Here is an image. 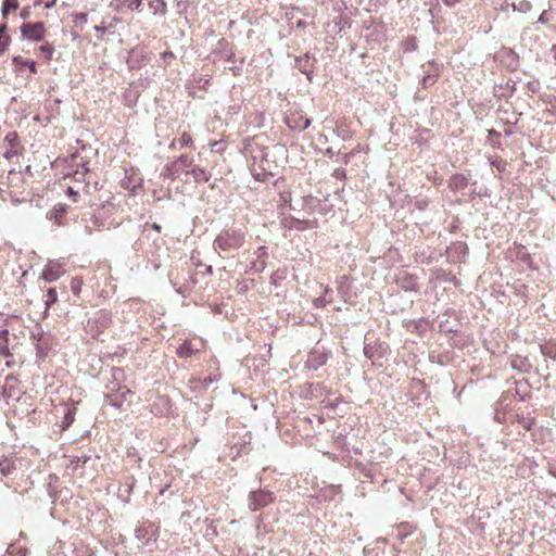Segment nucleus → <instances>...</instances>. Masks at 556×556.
<instances>
[{
  "label": "nucleus",
  "mask_w": 556,
  "mask_h": 556,
  "mask_svg": "<svg viewBox=\"0 0 556 556\" xmlns=\"http://www.w3.org/2000/svg\"><path fill=\"white\" fill-rule=\"evenodd\" d=\"M245 235L239 229H225L214 240L215 249L225 253L239 250L244 243Z\"/></svg>",
  "instance_id": "nucleus-1"
},
{
  "label": "nucleus",
  "mask_w": 556,
  "mask_h": 556,
  "mask_svg": "<svg viewBox=\"0 0 556 556\" xmlns=\"http://www.w3.org/2000/svg\"><path fill=\"white\" fill-rule=\"evenodd\" d=\"M192 164V157L182 154L173 162L166 164L162 169L161 176L165 179L175 180L182 174L189 175Z\"/></svg>",
  "instance_id": "nucleus-2"
},
{
  "label": "nucleus",
  "mask_w": 556,
  "mask_h": 556,
  "mask_svg": "<svg viewBox=\"0 0 556 556\" xmlns=\"http://www.w3.org/2000/svg\"><path fill=\"white\" fill-rule=\"evenodd\" d=\"M23 38L31 41H41L46 35L45 24L42 22L25 23L21 26Z\"/></svg>",
  "instance_id": "nucleus-3"
},
{
  "label": "nucleus",
  "mask_w": 556,
  "mask_h": 556,
  "mask_svg": "<svg viewBox=\"0 0 556 556\" xmlns=\"http://www.w3.org/2000/svg\"><path fill=\"white\" fill-rule=\"evenodd\" d=\"M4 143L7 144L5 152L3 153V156L12 161L14 157H18L22 155L23 148L21 146L18 135L16 131H11L7 134L4 137Z\"/></svg>",
  "instance_id": "nucleus-4"
},
{
  "label": "nucleus",
  "mask_w": 556,
  "mask_h": 556,
  "mask_svg": "<svg viewBox=\"0 0 556 556\" xmlns=\"http://www.w3.org/2000/svg\"><path fill=\"white\" fill-rule=\"evenodd\" d=\"M275 500L274 494L268 491H256L252 492L250 495V507L253 510H257L260 508L266 507Z\"/></svg>",
  "instance_id": "nucleus-5"
},
{
  "label": "nucleus",
  "mask_w": 556,
  "mask_h": 556,
  "mask_svg": "<svg viewBox=\"0 0 556 556\" xmlns=\"http://www.w3.org/2000/svg\"><path fill=\"white\" fill-rule=\"evenodd\" d=\"M67 206L63 203H58L47 213V218L55 226H64L66 223Z\"/></svg>",
  "instance_id": "nucleus-6"
},
{
  "label": "nucleus",
  "mask_w": 556,
  "mask_h": 556,
  "mask_svg": "<svg viewBox=\"0 0 556 556\" xmlns=\"http://www.w3.org/2000/svg\"><path fill=\"white\" fill-rule=\"evenodd\" d=\"M25 184L24 176L22 172L11 169L8 173L7 181L0 180V186H5L9 189L18 191L20 189H23Z\"/></svg>",
  "instance_id": "nucleus-7"
},
{
  "label": "nucleus",
  "mask_w": 556,
  "mask_h": 556,
  "mask_svg": "<svg viewBox=\"0 0 556 556\" xmlns=\"http://www.w3.org/2000/svg\"><path fill=\"white\" fill-rule=\"evenodd\" d=\"M286 123L290 129L304 130L311 125V119L301 113H292L286 118Z\"/></svg>",
  "instance_id": "nucleus-8"
},
{
  "label": "nucleus",
  "mask_w": 556,
  "mask_h": 556,
  "mask_svg": "<svg viewBox=\"0 0 556 556\" xmlns=\"http://www.w3.org/2000/svg\"><path fill=\"white\" fill-rule=\"evenodd\" d=\"M63 274H64V270L60 264L50 263L42 270L41 278L48 282H52V281L58 280Z\"/></svg>",
  "instance_id": "nucleus-9"
},
{
  "label": "nucleus",
  "mask_w": 556,
  "mask_h": 556,
  "mask_svg": "<svg viewBox=\"0 0 556 556\" xmlns=\"http://www.w3.org/2000/svg\"><path fill=\"white\" fill-rule=\"evenodd\" d=\"M288 269L287 267L277 268L269 278L270 285L275 288H280L281 282L287 279Z\"/></svg>",
  "instance_id": "nucleus-10"
},
{
  "label": "nucleus",
  "mask_w": 556,
  "mask_h": 556,
  "mask_svg": "<svg viewBox=\"0 0 556 556\" xmlns=\"http://www.w3.org/2000/svg\"><path fill=\"white\" fill-rule=\"evenodd\" d=\"M176 143H179L181 148L189 147L193 148V139L191 134L188 130H184L180 135V138L177 140H173L169 144L170 149H174L176 147Z\"/></svg>",
  "instance_id": "nucleus-11"
},
{
  "label": "nucleus",
  "mask_w": 556,
  "mask_h": 556,
  "mask_svg": "<svg viewBox=\"0 0 556 556\" xmlns=\"http://www.w3.org/2000/svg\"><path fill=\"white\" fill-rule=\"evenodd\" d=\"M189 175H191L197 182H207L211 178V174L199 166L190 168Z\"/></svg>",
  "instance_id": "nucleus-12"
},
{
  "label": "nucleus",
  "mask_w": 556,
  "mask_h": 556,
  "mask_svg": "<svg viewBox=\"0 0 556 556\" xmlns=\"http://www.w3.org/2000/svg\"><path fill=\"white\" fill-rule=\"evenodd\" d=\"M468 180L462 174H454L448 179V187L453 190H459L467 187Z\"/></svg>",
  "instance_id": "nucleus-13"
},
{
  "label": "nucleus",
  "mask_w": 556,
  "mask_h": 556,
  "mask_svg": "<svg viewBox=\"0 0 556 556\" xmlns=\"http://www.w3.org/2000/svg\"><path fill=\"white\" fill-rule=\"evenodd\" d=\"M149 7L153 14L165 15L167 12V5L164 0H149Z\"/></svg>",
  "instance_id": "nucleus-14"
},
{
  "label": "nucleus",
  "mask_w": 556,
  "mask_h": 556,
  "mask_svg": "<svg viewBox=\"0 0 556 556\" xmlns=\"http://www.w3.org/2000/svg\"><path fill=\"white\" fill-rule=\"evenodd\" d=\"M11 42L10 36L7 34V25H0V55L4 53Z\"/></svg>",
  "instance_id": "nucleus-15"
},
{
  "label": "nucleus",
  "mask_w": 556,
  "mask_h": 556,
  "mask_svg": "<svg viewBox=\"0 0 556 556\" xmlns=\"http://www.w3.org/2000/svg\"><path fill=\"white\" fill-rule=\"evenodd\" d=\"M195 353V350L193 349L191 342H184L178 349H177V355L182 358L191 357Z\"/></svg>",
  "instance_id": "nucleus-16"
},
{
  "label": "nucleus",
  "mask_w": 556,
  "mask_h": 556,
  "mask_svg": "<svg viewBox=\"0 0 556 556\" xmlns=\"http://www.w3.org/2000/svg\"><path fill=\"white\" fill-rule=\"evenodd\" d=\"M15 470V464L11 458H3L0 460V472L3 476H9Z\"/></svg>",
  "instance_id": "nucleus-17"
},
{
  "label": "nucleus",
  "mask_w": 556,
  "mask_h": 556,
  "mask_svg": "<svg viewBox=\"0 0 556 556\" xmlns=\"http://www.w3.org/2000/svg\"><path fill=\"white\" fill-rule=\"evenodd\" d=\"M83 286H84L83 277L76 276V277L72 278V280H71V291H72V293L75 296H77V298L80 296V293H81V290H83Z\"/></svg>",
  "instance_id": "nucleus-18"
},
{
  "label": "nucleus",
  "mask_w": 556,
  "mask_h": 556,
  "mask_svg": "<svg viewBox=\"0 0 556 556\" xmlns=\"http://www.w3.org/2000/svg\"><path fill=\"white\" fill-rule=\"evenodd\" d=\"M122 7L127 8L130 11H141L142 0H118Z\"/></svg>",
  "instance_id": "nucleus-19"
},
{
  "label": "nucleus",
  "mask_w": 556,
  "mask_h": 556,
  "mask_svg": "<svg viewBox=\"0 0 556 556\" xmlns=\"http://www.w3.org/2000/svg\"><path fill=\"white\" fill-rule=\"evenodd\" d=\"M14 62L25 66L26 68H29L33 74L37 73L36 62L33 60H24L21 56H16L14 58Z\"/></svg>",
  "instance_id": "nucleus-20"
},
{
  "label": "nucleus",
  "mask_w": 556,
  "mask_h": 556,
  "mask_svg": "<svg viewBox=\"0 0 556 556\" xmlns=\"http://www.w3.org/2000/svg\"><path fill=\"white\" fill-rule=\"evenodd\" d=\"M56 301H58L56 290L54 288L48 289L46 299H45L46 308L51 307Z\"/></svg>",
  "instance_id": "nucleus-21"
},
{
  "label": "nucleus",
  "mask_w": 556,
  "mask_h": 556,
  "mask_svg": "<svg viewBox=\"0 0 556 556\" xmlns=\"http://www.w3.org/2000/svg\"><path fill=\"white\" fill-rule=\"evenodd\" d=\"M17 8V2L15 0H5L3 2L2 13L5 16L11 10H15Z\"/></svg>",
  "instance_id": "nucleus-22"
},
{
  "label": "nucleus",
  "mask_w": 556,
  "mask_h": 556,
  "mask_svg": "<svg viewBox=\"0 0 556 556\" xmlns=\"http://www.w3.org/2000/svg\"><path fill=\"white\" fill-rule=\"evenodd\" d=\"M39 51L43 54L46 60H50L52 56L53 49L50 45H43L39 48Z\"/></svg>",
  "instance_id": "nucleus-23"
},
{
  "label": "nucleus",
  "mask_w": 556,
  "mask_h": 556,
  "mask_svg": "<svg viewBox=\"0 0 556 556\" xmlns=\"http://www.w3.org/2000/svg\"><path fill=\"white\" fill-rule=\"evenodd\" d=\"M515 249L517 250V256H519L521 260L527 261L530 258L528 252L526 251V248L522 245H516Z\"/></svg>",
  "instance_id": "nucleus-24"
},
{
  "label": "nucleus",
  "mask_w": 556,
  "mask_h": 556,
  "mask_svg": "<svg viewBox=\"0 0 556 556\" xmlns=\"http://www.w3.org/2000/svg\"><path fill=\"white\" fill-rule=\"evenodd\" d=\"M67 195L72 199L73 202H77L78 201V192L75 191L72 187H68L67 188V191H66Z\"/></svg>",
  "instance_id": "nucleus-25"
},
{
  "label": "nucleus",
  "mask_w": 556,
  "mask_h": 556,
  "mask_svg": "<svg viewBox=\"0 0 556 556\" xmlns=\"http://www.w3.org/2000/svg\"><path fill=\"white\" fill-rule=\"evenodd\" d=\"M40 4H42L46 9H50L54 7L56 3V0H38Z\"/></svg>",
  "instance_id": "nucleus-26"
},
{
  "label": "nucleus",
  "mask_w": 556,
  "mask_h": 556,
  "mask_svg": "<svg viewBox=\"0 0 556 556\" xmlns=\"http://www.w3.org/2000/svg\"><path fill=\"white\" fill-rule=\"evenodd\" d=\"M445 5L447 7H455L457 3H459L462 0H442Z\"/></svg>",
  "instance_id": "nucleus-27"
},
{
  "label": "nucleus",
  "mask_w": 556,
  "mask_h": 556,
  "mask_svg": "<svg viewBox=\"0 0 556 556\" xmlns=\"http://www.w3.org/2000/svg\"><path fill=\"white\" fill-rule=\"evenodd\" d=\"M0 354L8 357L11 355L8 346H0Z\"/></svg>",
  "instance_id": "nucleus-28"
},
{
  "label": "nucleus",
  "mask_w": 556,
  "mask_h": 556,
  "mask_svg": "<svg viewBox=\"0 0 556 556\" xmlns=\"http://www.w3.org/2000/svg\"><path fill=\"white\" fill-rule=\"evenodd\" d=\"M94 30L101 33V37L105 34L106 28L104 26H94Z\"/></svg>",
  "instance_id": "nucleus-29"
},
{
  "label": "nucleus",
  "mask_w": 556,
  "mask_h": 556,
  "mask_svg": "<svg viewBox=\"0 0 556 556\" xmlns=\"http://www.w3.org/2000/svg\"><path fill=\"white\" fill-rule=\"evenodd\" d=\"M162 56L165 59V58H169V59H174L175 55L172 51H165L162 53Z\"/></svg>",
  "instance_id": "nucleus-30"
},
{
  "label": "nucleus",
  "mask_w": 556,
  "mask_h": 556,
  "mask_svg": "<svg viewBox=\"0 0 556 556\" xmlns=\"http://www.w3.org/2000/svg\"><path fill=\"white\" fill-rule=\"evenodd\" d=\"M286 293H287L286 290L277 291L276 292V296L285 299L286 298Z\"/></svg>",
  "instance_id": "nucleus-31"
},
{
  "label": "nucleus",
  "mask_w": 556,
  "mask_h": 556,
  "mask_svg": "<svg viewBox=\"0 0 556 556\" xmlns=\"http://www.w3.org/2000/svg\"><path fill=\"white\" fill-rule=\"evenodd\" d=\"M10 381L16 382L17 379L13 375H9L5 379V383H9Z\"/></svg>",
  "instance_id": "nucleus-32"
},
{
  "label": "nucleus",
  "mask_w": 556,
  "mask_h": 556,
  "mask_svg": "<svg viewBox=\"0 0 556 556\" xmlns=\"http://www.w3.org/2000/svg\"><path fill=\"white\" fill-rule=\"evenodd\" d=\"M545 21H546V20H545V12H543V13L541 14V16L539 17V22L544 23Z\"/></svg>",
  "instance_id": "nucleus-33"
},
{
  "label": "nucleus",
  "mask_w": 556,
  "mask_h": 556,
  "mask_svg": "<svg viewBox=\"0 0 556 556\" xmlns=\"http://www.w3.org/2000/svg\"><path fill=\"white\" fill-rule=\"evenodd\" d=\"M552 52H553L554 60L556 61V45H554L552 47Z\"/></svg>",
  "instance_id": "nucleus-34"
},
{
  "label": "nucleus",
  "mask_w": 556,
  "mask_h": 556,
  "mask_svg": "<svg viewBox=\"0 0 556 556\" xmlns=\"http://www.w3.org/2000/svg\"><path fill=\"white\" fill-rule=\"evenodd\" d=\"M152 228H153L154 230H156V231H161V226H160V225H157V224H153V225H152Z\"/></svg>",
  "instance_id": "nucleus-35"
},
{
  "label": "nucleus",
  "mask_w": 556,
  "mask_h": 556,
  "mask_svg": "<svg viewBox=\"0 0 556 556\" xmlns=\"http://www.w3.org/2000/svg\"><path fill=\"white\" fill-rule=\"evenodd\" d=\"M257 179L265 181L267 179V174H262V177H257Z\"/></svg>",
  "instance_id": "nucleus-36"
},
{
  "label": "nucleus",
  "mask_w": 556,
  "mask_h": 556,
  "mask_svg": "<svg viewBox=\"0 0 556 556\" xmlns=\"http://www.w3.org/2000/svg\"><path fill=\"white\" fill-rule=\"evenodd\" d=\"M66 419H70V421H73V417L71 416V413L66 415Z\"/></svg>",
  "instance_id": "nucleus-37"
}]
</instances>
